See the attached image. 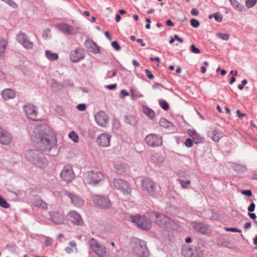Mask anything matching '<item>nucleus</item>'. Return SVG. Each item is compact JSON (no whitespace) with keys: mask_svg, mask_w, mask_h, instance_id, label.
<instances>
[{"mask_svg":"<svg viewBox=\"0 0 257 257\" xmlns=\"http://www.w3.org/2000/svg\"><path fill=\"white\" fill-rule=\"evenodd\" d=\"M8 42L4 38L0 39V57L2 58L5 55V52L7 48Z\"/></svg>","mask_w":257,"mask_h":257,"instance_id":"obj_31","label":"nucleus"},{"mask_svg":"<svg viewBox=\"0 0 257 257\" xmlns=\"http://www.w3.org/2000/svg\"><path fill=\"white\" fill-rule=\"evenodd\" d=\"M166 24L168 26H171V27L174 26L173 23L170 20H167L166 22Z\"/></svg>","mask_w":257,"mask_h":257,"instance_id":"obj_62","label":"nucleus"},{"mask_svg":"<svg viewBox=\"0 0 257 257\" xmlns=\"http://www.w3.org/2000/svg\"><path fill=\"white\" fill-rule=\"evenodd\" d=\"M208 136L214 141H218L221 137H222L220 132L216 129H211L208 132Z\"/></svg>","mask_w":257,"mask_h":257,"instance_id":"obj_28","label":"nucleus"},{"mask_svg":"<svg viewBox=\"0 0 257 257\" xmlns=\"http://www.w3.org/2000/svg\"><path fill=\"white\" fill-rule=\"evenodd\" d=\"M85 47L89 49V50L95 54L100 53V50L98 46L94 42L91 40H87L84 44Z\"/></svg>","mask_w":257,"mask_h":257,"instance_id":"obj_24","label":"nucleus"},{"mask_svg":"<svg viewBox=\"0 0 257 257\" xmlns=\"http://www.w3.org/2000/svg\"><path fill=\"white\" fill-rule=\"evenodd\" d=\"M116 84H110L106 86V88L108 89H113L116 87Z\"/></svg>","mask_w":257,"mask_h":257,"instance_id":"obj_58","label":"nucleus"},{"mask_svg":"<svg viewBox=\"0 0 257 257\" xmlns=\"http://www.w3.org/2000/svg\"><path fill=\"white\" fill-rule=\"evenodd\" d=\"M191 25L194 28H197L199 26V21L195 19H192L190 21Z\"/></svg>","mask_w":257,"mask_h":257,"instance_id":"obj_44","label":"nucleus"},{"mask_svg":"<svg viewBox=\"0 0 257 257\" xmlns=\"http://www.w3.org/2000/svg\"><path fill=\"white\" fill-rule=\"evenodd\" d=\"M67 219L75 225H82L83 224V219L80 215L76 211L72 210L66 215Z\"/></svg>","mask_w":257,"mask_h":257,"instance_id":"obj_13","label":"nucleus"},{"mask_svg":"<svg viewBox=\"0 0 257 257\" xmlns=\"http://www.w3.org/2000/svg\"><path fill=\"white\" fill-rule=\"evenodd\" d=\"M32 140L37 148L42 151L50 150L56 142V137L52 130L46 125L34 128Z\"/></svg>","mask_w":257,"mask_h":257,"instance_id":"obj_1","label":"nucleus"},{"mask_svg":"<svg viewBox=\"0 0 257 257\" xmlns=\"http://www.w3.org/2000/svg\"><path fill=\"white\" fill-rule=\"evenodd\" d=\"M17 39L26 49H30L33 47V43L28 40L26 35L23 33H19L17 36Z\"/></svg>","mask_w":257,"mask_h":257,"instance_id":"obj_19","label":"nucleus"},{"mask_svg":"<svg viewBox=\"0 0 257 257\" xmlns=\"http://www.w3.org/2000/svg\"><path fill=\"white\" fill-rule=\"evenodd\" d=\"M133 250L134 252L140 257H147L149 254L146 243L140 239H137L134 241Z\"/></svg>","mask_w":257,"mask_h":257,"instance_id":"obj_4","label":"nucleus"},{"mask_svg":"<svg viewBox=\"0 0 257 257\" xmlns=\"http://www.w3.org/2000/svg\"><path fill=\"white\" fill-rule=\"evenodd\" d=\"M145 141L146 144L151 147H157L163 144L162 138L157 134H151L147 135Z\"/></svg>","mask_w":257,"mask_h":257,"instance_id":"obj_7","label":"nucleus"},{"mask_svg":"<svg viewBox=\"0 0 257 257\" xmlns=\"http://www.w3.org/2000/svg\"><path fill=\"white\" fill-rule=\"evenodd\" d=\"M228 164L232 167V169L236 172H244L246 171L245 166L235 163H229Z\"/></svg>","mask_w":257,"mask_h":257,"instance_id":"obj_30","label":"nucleus"},{"mask_svg":"<svg viewBox=\"0 0 257 257\" xmlns=\"http://www.w3.org/2000/svg\"><path fill=\"white\" fill-rule=\"evenodd\" d=\"M24 109L28 118L33 120H37L38 112L36 106L28 104L24 106Z\"/></svg>","mask_w":257,"mask_h":257,"instance_id":"obj_14","label":"nucleus"},{"mask_svg":"<svg viewBox=\"0 0 257 257\" xmlns=\"http://www.w3.org/2000/svg\"><path fill=\"white\" fill-rule=\"evenodd\" d=\"M179 183L181 187L183 188H187L189 185H190L191 182L190 180L184 181L183 180H180Z\"/></svg>","mask_w":257,"mask_h":257,"instance_id":"obj_42","label":"nucleus"},{"mask_svg":"<svg viewBox=\"0 0 257 257\" xmlns=\"http://www.w3.org/2000/svg\"><path fill=\"white\" fill-rule=\"evenodd\" d=\"M191 14L193 16H197L198 15L199 12L197 9H193L191 11Z\"/></svg>","mask_w":257,"mask_h":257,"instance_id":"obj_57","label":"nucleus"},{"mask_svg":"<svg viewBox=\"0 0 257 257\" xmlns=\"http://www.w3.org/2000/svg\"><path fill=\"white\" fill-rule=\"evenodd\" d=\"M120 94L122 95V96H120V97L123 98L124 96H128L129 93L125 90L122 89L120 91Z\"/></svg>","mask_w":257,"mask_h":257,"instance_id":"obj_54","label":"nucleus"},{"mask_svg":"<svg viewBox=\"0 0 257 257\" xmlns=\"http://www.w3.org/2000/svg\"><path fill=\"white\" fill-rule=\"evenodd\" d=\"M0 206L4 208H8L10 205L7 202L0 196Z\"/></svg>","mask_w":257,"mask_h":257,"instance_id":"obj_41","label":"nucleus"},{"mask_svg":"<svg viewBox=\"0 0 257 257\" xmlns=\"http://www.w3.org/2000/svg\"><path fill=\"white\" fill-rule=\"evenodd\" d=\"M52 239L50 237H47L45 240V245L46 246H50L52 244Z\"/></svg>","mask_w":257,"mask_h":257,"instance_id":"obj_47","label":"nucleus"},{"mask_svg":"<svg viewBox=\"0 0 257 257\" xmlns=\"http://www.w3.org/2000/svg\"><path fill=\"white\" fill-rule=\"evenodd\" d=\"M131 97L132 99H136L138 98H140L143 97V95L140 93H138L136 92V91L133 89H131Z\"/></svg>","mask_w":257,"mask_h":257,"instance_id":"obj_38","label":"nucleus"},{"mask_svg":"<svg viewBox=\"0 0 257 257\" xmlns=\"http://www.w3.org/2000/svg\"><path fill=\"white\" fill-rule=\"evenodd\" d=\"M93 200L95 204L102 208H109L111 206L110 201L105 196L96 195L93 196Z\"/></svg>","mask_w":257,"mask_h":257,"instance_id":"obj_11","label":"nucleus"},{"mask_svg":"<svg viewBox=\"0 0 257 257\" xmlns=\"http://www.w3.org/2000/svg\"><path fill=\"white\" fill-rule=\"evenodd\" d=\"M70 57L72 62H77L84 58V54L83 51L82 49L77 48L71 52Z\"/></svg>","mask_w":257,"mask_h":257,"instance_id":"obj_21","label":"nucleus"},{"mask_svg":"<svg viewBox=\"0 0 257 257\" xmlns=\"http://www.w3.org/2000/svg\"><path fill=\"white\" fill-rule=\"evenodd\" d=\"M141 186L142 190L150 196H154L157 193L156 184L150 179L142 180Z\"/></svg>","mask_w":257,"mask_h":257,"instance_id":"obj_3","label":"nucleus"},{"mask_svg":"<svg viewBox=\"0 0 257 257\" xmlns=\"http://www.w3.org/2000/svg\"><path fill=\"white\" fill-rule=\"evenodd\" d=\"M254 208H255V204L254 203H252L250 204V205L248 207V210L249 212H252L254 211Z\"/></svg>","mask_w":257,"mask_h":257,"instance_id":"obj_53","label":"nucleus"},{"mask_svg":"<svg viewBox=\"0 0 257 257\" xmlns=\"http://www.w3.org/2000/svg\"><path fill=\"white\" fill-rule=\"evenodd\" d=\"M111 46L117 51L120 50V46L116 41H113L111 43Z\"/></svg>","mask_w":257,"mask_h":257,"instance_id":"obj_45","label":"nucleus"},{"mask_svg":"<svg viewBox=\"0 0 257 257\" xmlns=\"http://www.w3.org/2000/svg\"><path fill=\"white\" fill-rule=\"evenodd\" d=\"M133 64L135 66V67H140V64L136 60H133Z\"/></svg>","mask_w":257,"mask_h":257,"instance_id":"obj_64","label":"nucleus"},{"mask_svg":"<svg viewBox=\"0 0 257 257\" xmlns=\"http://www.w3.org/2000/svg\"><path fill=\"white\" fill-rule=\"evenodd\" d=\"M95 120L98 125L104 127L108 121L106 113L103 111H100L95 115Z\"/></svg>","mask_w":257,"mask_h":257,"instance_id":"obj_18","label":"nucleus"},{"mask_svg":"<svg viewBox=\"0 0 257 257\" xmlns=\"http://www.w3.org/2000/svg\"><path fill=\"white\" fill-rule=\"evenodd\" d=\"M160 106L164 110H167L169 108L168 103L165 100H160L159 102Z\"/></svg>","mask_w":257,"mask_h":257,"instance_id":"obj_43","label":"nucleus"},{"mask_svg":"<svg viewBox=\"0 0 257 257\" xmlns=\"http://www.w3.org/2000/svg\"><path fill=\"white\" fill-rule=\"evenodd\" d=\"M143 110L144 113L150 119L155 118L156 114L154 110L146 106H143Z\"/></svg>","mask_w":257,"mask_h":257,"instance_id":"obj_29","label":"nucleus"},{"mask_svg":"<svg viewBox=\"0 0 257 257\" xmlns=\"http://www.w3.org/2000/svg\"><path fill=\"white\" fill-rule=\"evenodd\" d=\"M32 204L39 208L47 209L48 208L47 204L38 196H35L33 199Z\"/></svg>","mask_w":257,"mask_h":257,"instance_id":"obj_23","label":"nucleus"},{"mask_svg":"<svg viewBox=\"0 0 257 257\" xmlns=\"http://www.w3.org/2000/svg\"><path fill=\"white\" fill-rule=\"evenodd\" d=\"M89 242L91 249L98 255V256H106V249L105 246L100 245L94 238L90 239Z\"/></svg>","mask_w":257,"mask_h":257,"instance_id":"obj_8","label":"nucleus"},{"mask_svg":"<svg viewBox=\"0 0 257 257\" xmlns=\"http://www.w3.org/2000/svg\"><path fill=\"white\" fill-rule=\"evenodd\" d=\"M226 231L238 232H241L240 230L237 229L235 228H226Z\"/></svg>","mask_w":257,"mask_h":257,"instance_id":"obj_52","label":"nucleus"},{"mask_svg":"<svg viewBox=\"0 0 257 257\" xmlns=\"http://www.w3.org/2000/svg\"><path fill=\"white\" fill-rule=\"evenodd\" d=\"M257 3V0H246L245 1L246 7L250 9L253 7Z\"/></svg>","mask_w":257,"mask_h":257,"instance_id":"obj_40","label":"nucleus"},{"mask_svg":"<svg viewBox=\"0 0 257 257\" xmlns=\"http://www.w3.org/2000/svg\"><path fill=\"white\" fill-rule=\"evenodd\" d=\"M50 220L56 224H62L65 218L63 214L59 211H52L49 212Z\"/></svg>","mask_w":257,"mask_h":257,"instance_id":"obj_16","label":"nucleus"},{"mask_svg":"<svg viewBox=\"0 0 257 257\" xmlns=\"http://www.w3.org/2000/svg\"><path fill=\"white\" fill-rule=\"evenodd\" d=\"M60 176L62 179L66 182H70L74 178V173L71 166H65L62 170Z\"/></svg>","mask_w":257,"mask_h":257,"instance_id":"obj_12","label":"nucleus"},{"mask_svg":"<svg viewBox=\"0 0 257 257\" xmlns=\"http://www.w3.org/2000/svg\"><path fill=\"white\" fill-rule=\"evenodd\" d=\"M241 193L243 195H245L247 196L250 197L252 195L251 191L249 190H244L241 191Z\"/></svg>","mask_w":257,"mask_h":257,"instance_id":"obj_50","label":"nucleus"},{"mask_svg":"<svg viewBox=\"0 0 257 257\" xmlns=\"http://www.w3.org/2000/svg\"><path fill=\"white\" fill-rule=\"evenodd\" d=\"M104 179L103 174L98 171H88L83 175L85 183L89 185H96Z\"/></svg>","mask_w":257,"mask_h":257,"instance_id":"obj_2","label":"nucleus"},{"mask_svg":"<svg viewBox=\"0 0 257 257\" xmlns=\"http://www.w3.org/2000/svg\"><path fill=\"white\" fill-rule=\"evenodd\" d=\"M187 133L193 139L195 144L199 143L203 140L202 138L194 130H188Z\"/></svg>","mask_w":257,"mask_h":257,"instance_id":"obj_26","label":"nucleus"},{"mask_svg":"<svg viewBox=\"0 0 257 257\" xmlns=\"http://www.w3.org/2000/svg\"><path fill=\"white\" fill-rule=\"evenodd\" d=\"M68 136L74 143H78L79 142V137L75 132H70Z\"/></svg>","mask_w":257,"mask_h":257,"instance_id":"obj_36","label":"nucleus"},{"mask_svg":"<svg viewBox=\"0 0 257 257\" xmlns=\"http://www.w3.org/2000/svg\"><path fill=\"white\" fill-rule=\"evenodd\" d=\"M155 216L156 217V222L160 227L166 230L169 229L172 227L173 221L169 218L164 214L158 213H156Z\"/></svg>","mask_w":257,"mask_h":257,"instance_id":"obj_6","label":"nucleus"},{"mask_svg":"<svg viewBox=\"0 0 257 257\" xmlns=\"http://www.w3.org/2000/svg\"><path fill=\"white\" fill-rule=\"evenodd\" d=\"M76 107L80 111H84L86 109V105L83 103L79 104Z\"/></svg>","mask_w":257,"mask_h":257,"instance_id":"obj_49","label":"nucleus"},{"mask_svg":"<svg viewBox=\"0 0 257 257\" xmlns=\"http://www.w3.org/2000/svg\"><path fill=\"white\" fill-rule=\"evenodd\" d=\"M191 226L193 229L200 233L208 234L210 233L208 226L202 223L193 222L191 223Z\"/></svg>","mask_w":257,"mask_h":257,"instance_id":"obj_17","label":"nucleus"},{"mask_svg":"<svg viewBox=\"0 0 257 257\" xmlns=\"http://www.w3.org/2000/svg\"><path fill=\"white\" fill-rule=\"evenodd\" d=\"M113 184L115 188L120 190L124 195H131L132 189L126 181L120 179H114Z\"/></svg>","mask_w":257,"mask_h":257,"instance_id":"obj_9","label":"nucleus"},{"mask_svg":"<svg viewBox=\"0 0 257 257\" xmlns=\"http://www.w3.org/2000/svg\"><path fill=\"white\" fill-rule=\"evenodd\" d=\"M2 95L5 100H9L15 98L16 93L12 89L7 88L2 92Z\"/></svg>","mask_w":257,"mask_h":257,"instance_id":"obj_27","label":"nucleus"},{"mask_svg":"<svg viewBox=\"0 0 257 257\" xmlns=\"http://www.w3.org/2000/svg\"><path fill=\"white\" fill-rule=\"evenodd\" d=\"M73 248L76 249V243L75 241H70L68 243V246L65 248V251L68 253H71L73 251Z\"/></svg>","mask_w":257,"mask_h":257,"instance_id":"obj_33","label":"nucleus"},{"mask_svg":"<svg viewBox=\"0 0 257 257\" xmlns=\"http://www.w3.org/2000/svg\"><path fill=\"white\" fill-rule=\"evenodd\" d=\"M193 144V140L191 139H187L185 142V145L187 147H191Z\"/></svg>","mask_w":257,"mask_h":257,"instance_id":"obj_48","label":"nucleus"},{"mask_svg":"<svg viewBox=\"0 0 257 257\" xmlns=\"http://www.w3.org/2000/svg\"><path fill=\"white\" fill-rule=\"evenodd\" d=\"M159 124L161 126L168 128L172 126V124L168 121L166 118L162 117L160 119Z\"/></svg>","mask_w":257,"mask_h":257,"instance_id":"obj_35","label":"nucleus"},{"mask_svg":"<svg viewBox=\"0 0 257 257\" xmlns=\"http://www.w3.org/2000/svg\"><path fill=\"white\" fill-rule=\"evenodd\" d=\"M190 49L192 53L195 54H199L200 53V50L196 48L194 45L192 44L190 46Z\"/></svg>","mask_w":257,"mask_h":257,"instance_id":"obj_46","label":"nucleus"},{"mask_svg":"<svg viewBox=\"0 0 257 257\" xmlns=\"http://www.w3.org/2000/svg\"><path fill=\"white\" fill-rule=\"evenodd\" d=\"M114 165V167L115 168V169L117 170H120L122 168V166L121 164H118L115 163Z\"/></svg>","mask_w":257,"mask_h":257,"instance_id":"obj_59","label":"nucleus"},{"mask_svg":"<svg viewBox=\"0 0 257 257\" xmlns=\"http://www.w3.org/2000/svg\"><path fill=\"white\" fill-rule=\"evenodd\" d=\"M56 27L66 35H73L75 33L73 27L66 23L58 24L56 25Z\"/></svg>","mask_w":257,"mask_h":257,"instance_id":"obj_20","label":"nucleus"},{"mask_svg":"<svg viewBox=\"0 0 257 257\" xmlns=\"http://www.w3.org/2000/svg\"><path fill=\"white\" fill-rule=\"evenodd\" d=\"M45 54L47 58L51 61L56 60L58 59V55L57 53H52L49 50H46L45 51Z\"/></svg>","mask_w":257,"mask_h":257,"instance_id":"obj_34","label":"nucleus"},{"mask_svg":"<svg viewBox=\"0 0 257 257\" xmlns=\"http://www.w3.org/2000/svg\"><path fill=\"white\" fill-rule=\"evenodd\" d=\"M173 38H174V40H177L181 43L183 42V40L182 38L179 37L177 35H175Z\"/></svg>","mask_w":257,"mask_h":257,"instance_id":"obj_55","label":"nucleus"},{"mask_svg":"<svg viewBox=\"0 0 257 257\" xmlns=\"http://www.w3.org/2000/svg\"><path fill=\"white\" fill-rule=\"evenodd\" d=\"M137 42L140 43L143 47L145 46V43L144 42L143 40L142 39H138L137 40Z\"/></svg>","mask_w":257,"mask_h":257,"instance_id":"obj_63","label":"nucleus"},{"mask_svg":"<svg viewBox=\"0 0 257 257\" xmlns=\"http://www.w3.org/2000/svg\"><path fill=\"white\" fill-rule=\"evenodd\" d=\"M232 7L236 10L242 12L244 11L243 6L235 0H229Z\"/></svg>","mask_w":257,"mask_h":257,"instance_id":"obj_32","label":"nucleus"},{"mask_svg":"<svg viewBox=\"0 0 257 257\" xmlns=\"http://www.w3.org/2000/svg\"><path fill=\"white\" fill-rule=\"evenodd\" d=\"M7 248H8L9 249H15L16 245L12 243H10L7 245L6 246Z\"/></svg>","mask_w":257,"mask_h":257,"instance_id":"obj_56","label":"nucleus"},{"mask_svg":"<svg viewBox=\"0 0 257 257\" xmlns=\"http://www.w3.org/2000/svg\"><path fill=\"white\" fill-rule=\"evenodd\" d=\"M66 195L71 199V202L74 205L80 207L83 205L84 201L80 197L76 195L71 194L68 192L66 193Z\"/></svg>","mask_w":257,"mask_h":257,"instance_id":"obj_25","label":"nucleus"},{"mask_svg":"<svg viewBox=\"0 0 257 257\" xmlns=\"http://www.w3.org/2000/svg\"><path fill=\"white\" fill-rule=\"evenodd\" d=\"M132 222L136 223L137 225L144 230H148L151 228L152 223L149 219L145 216L136 215L131 217Z\"/></svg>","mask_w":257,"mask_h":257,"instance_id":"obj_5","label":"nucleus"},{"mask_svg":"<svg viewBox=\"0 0 257 257\" xmlns=\"http://www.w3.org/2000/svg\"><path fill=\"white\" fill-rule=\"evenodd\" d=\"M13 141V137L7 131L0 128V143L4 145H10Z\"/></svg>","mask_w":257,"mask_h":257,"instance_id":"obj_15","label":"nucleus"},{"mask_svg":"<svg viewBox=\"0 0 257 257\" xmlns=\"http://www.w3.org/2000/svg\"><path fill=\"white\" fill-rule=\"evenodd\" d=\"M217 36L219 38L221 39L222 40H225V34L223 33H217Z\"/></svg>","mask_w":257,"mask_h":257,"instance_id":"obj_60","label":"nucleus"},{"mask_svg":"<svg viewBox=\"0 0 257 257\" xmlns=\"http://www.w3.org/2000/svg\"><path fill=\"white\" fill-rule=\"evenodd\" d=\"M213 17L214 18L215 20L217 22H220L222 20V16H221L218 13H215L214 14H211L209 16V18L210 19H212Z\"/></svg>","mask_w":257,"mask_h":257,"instance_id":"obj_39","label":"nucleus"},{"mask_svg":"<svg viewBox=\"0 0 257 257\" xmlns=\"http://www.w3.org/2000/svg\"><path fill=\"white\" fill-rule=\"evenodd\" d=\"M124 121L128 123L135 124L136 122V119L134 115H127L125 116Z\"/></svg>","mask_w":257,"mask_h":257,"instance_id":"obj_37","label":"nucleus"},{"mask_svg":"<svg viewBox=\"0 0 257 257\" xmlns=\"http://www.w3.org/2000/svg\"><path fill=\"white\" fill-rule=\"evenodd\" d=\"M145 72H146V74L147 76H148V77L149 78L152 79L154 77V75L152 74L150 70H149L148 69H146L145 70Z\"/></svg>","mask_w":257,"mask_h":257,"instance_id":"obj_51","label":"nucleus"},{"mask_svg":"<svg viewBox=\"0 0 257 257\" xmlns=\"http://www.w3.org/2000/svg\"><path fill=\"white\" fill-rule=\"evenodd\" d=\"M111 136L107 134H101L97 138V144L102 147H108L110 145Z\"/></svg>","mask_w":257,"mask_h":257,"instance_id":"obj_22","label":"nucleus"},{"mask_svg":"<svg viewBox=\"0 0 257 257\" xmlns=\"http://www.w3.org/2000/svg\"><path fill=\"white\" fill-rule=\"evenodd\" d=\"M182 253L184 257H201L202 252L196 248H192L190 245H184L182 247Z\"/></svg>","mask_w":257,"mask_h":257,"instance_id":"obj_10","label":"nucleus"},{"mask_svg":"<svg viewBox=\"0 0 257 257\" xmlns=\"http://www.w3.org/2000/svg\"><path fill=\"white\" fill-rule=\"evenodd\" d=\"M236 113H237V115H238V117H239V118H241V117H242L243 116H245V115H246V114H245V113H241V112H240V110H237L236 111Z\"/></svg>","mask_w":257,"mask_h":257,"instance_id":"obj_61","label":"nucleus"}]
</instances>
